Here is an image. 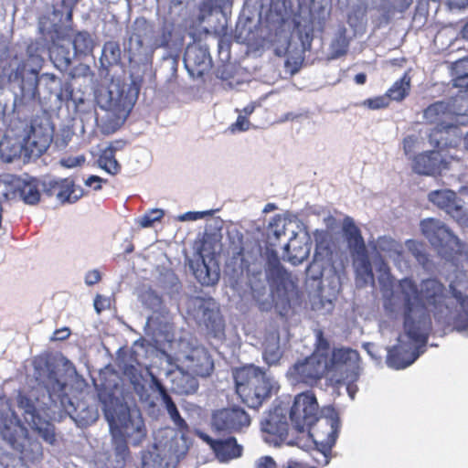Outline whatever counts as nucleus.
Here are the masks:
<instances>
[{
  "label": "nucleus",
  "instance_id": "864d4df0",
  "mask_svg": "<svg viewBox=\"0 0 468 468\" xmlns=\"http://www.w3.org/2000/svg\"><path fill=\"white\" fill-rule=\"evenodd\" d=\"M389 104V100L387 95L377 96L368 98L361 102V106L367 107L370 110H380L387 108Z\"/></svg>",
  "mask_w": 468,
  "mask_h": 468
},
{
  "label": "nucleus",
  "instance_id": "4c0bfd02",
  "mask_svg": "<svg viewBox=\"0 0 468 468\" xmlns=\"http://www.w3.org/2000/svg\"><path fill=\"white\" fill-rule=\"evenodd\" d=\"M193 375L194 374L190 371L184 372L182 370H178L177 373H175V377L173 378V388L177 393L181 394H191L196 392L198 388V382Z\"/></svg>",
  "mask_w": 468,
  "mask_h": 468
},
{
  "label": "nucleus",
  "instance_id": "cd10ccee",
  "mask_svg": "<svg viewBox=\"0 0 468 468\" xmlns=\"http://www.w3.org/2000/svg\"><path fill=\"white\" fill-rule=\"evenodd\" d=\"M182 363L186 368V371L206 377L208 376L213 369V362L204 347H195L184 356Z\"/></svg>",
  "mask_w": 468,
  "mask_h": 468
},
{
  "label": "nucleus",
  "instance_id": "0e129e2a",
  "mask_svg": "<svg viewBox=\"0 0 468 468\" xmlns=\"http://www.w3.org/2000/svg\"><path fill=\"white\" fill-rule=\"evenodd\" d=\"M101 280V274L99 270L94 269L86 272L84 282L88 286H92Z\"/></svg>",
  "mask_w": 468,
  "mask_h": 468
},
{
  "label": "nucleus",
  "instance_id": "b1692460",
  "mask_svg": "<svg viewBox=\"0 0 468 468\" xmlns=\"http://www.w3.org/2000/svg\"><path fill=\"white\" fill-rule=\"evenodd\" d=\"M449 168V162L438 151H428L415 155L412 169L423 176H435Z\"/></svg>",
  "mask_w": 468,
  "mask_h": 468
},
{
  "label": "nucleus",
  "instance_id": "603ef678",
  "mask_svg": "<svg viewBox=\"0 0 468 468\" xmlns=\"http://www.w3.org/2000/svg\"><path fill=\"white\" fill-rule=\"evenodd\" d=\"M164 216V211L162 209H152L151 211L145 213L138 219V223L142 228H149L154 222L159 221Z\"/></svg>",
  "mask_w": 468,
  "mask_h": 468
},
{
  "label": "nucleus",
  "instance_id": "37998d69",
  "mask_svg": "<svg viewBox=\"0 0 468 468\" xmlns=\"http://www.w3.org/2000/svg\"><path fill=\"white\" fill-rule=\"evenodd\" d=\"M373 264L376 271L379 273L378 282L383 286H390L392 283V277L388 263L383 260L379 253H377L373 259Z\"/></svg>",
  "mask_w": 468,
  "mask_h": 468
},
{
  "label": "nucleus",
  "instance_id": "473e14b6",
  "mask_svg": "<svg viewBox=\"0 0 468 468\" xmlns=\"http://www.w3.org/2000/svg\"><path fill=\"white\" fill-rule=\"evenodd\" d=\"M352 258L356 271V284L358 286H365L368 283L373 284L374 274L367 252L352 256Z\"/></svg>",
  "mask_w": 468,
  "mask_h": 468
},
{
  "label": "nucleus",
  "instance_id": "2f4dec72",
  "mask_svg": "<svg viewBox=\"0 0 468 468\" xmlns=\"http://www.w3.org/2000/svg\"><path fill=\"white\" fill-rule=\"evenodd\" d=\"M50 191L56 192L57 198L61 203H75L83 196L82 188L76 186L73 181L65 179H51L48 182Z\"/></svg>",
  "mask_w": 468,
  "mask_h": 468
},
{
  "label": "nucleus",
  "instance_id": "e433bc0d",
  "mask_svg": "<svg viewBox=\"0 0 468 468\" xmlns=\"http://www.w3.org/2000/svg\"><path fill=\"white\" fill-rule=\"evenodd\" d=\"M75 52L69 49V44H53L49 48V57L55 67L59 70H66L75 57Z\"/></svg>",
  "mask_w": 468,
  "mask_h": 468
},
{
  "label": "nucleus",
  "instance_id": "bf43d9fd",
  "mask_svg": "<svg viewBox=\"0 0 468 468\" xmlns=\"http://www.w3.org/2000/svg\"><path fill=\"white\" fill-rule=\"evenodd\" d=\"M357 379H358V378H356L355 379H351V378H349L348 375H346V376H342V378H336V382L342 383L346 386V391L348 393V396L353 399L357 391V387L355 384Z\"/></svg>",
  "mask_w": 468,
  "mask_h": 468
},
{
  "label": "nucleus",
  "instance_id": "3c124183",
  "mask_svg": "<svg viewBox=\"0 0 468 468\" xmlns=\"http://www.w3.org/2000/svg\"><path fill=\"white\" fill-rule=\"evenodd\" d=\"M407 250L421 265H425L428 261V257L422 245L415 240L409 239L405 243Z\"/></svg>",
  "mask_w": 468,
  "mask_h": 468
},
{
  "label": "nucleus",
  "instance_id": "338daca9",
  "mask_svg": "<svg viewBox=\"0 0 468 468\" xmlns=\"http://www.w3.org/2000/svg\"><path fill=\"white\" fill-rule=\"evenodd\" d=\"M109 299L101 295H97L94 299V308L98 314H100L102 310L106 309L109 306Z\"/></svg>",
  "mask_w": 468,
  "mask_h": 468
},
{
  "label": "nucleus",
  "instance_id": "69168bd1",
  "mask_svg": "<svg viewBox=\"0 0 468 468\" xmlns=\"http://www.w3.org/2000/svg\"><path fill=\"white\" fill-rule=\"evenodd\" d=\"M106 182L107 180H104L98 176H90L85 180V185L87 186L93 187L94 190L98 191L101 189V184Z\"/></svg>",
  "mask_w": 468,
  "mask_h": 468
},
{
  "label": "nucleus",
  "instance_id": "4be33fe9",
  "mask_svg": "<svg viewBox=\"0 0 468 468\" xmlns=\"http://www.w3.org/2000/svg\"><path fill=\"white\" fill-rule=\"evenodd\" d=\"M184 63L192 77H202L211 67L208 49L199 45L187 46L184 55Z\"/></svg>",
  "mask_w": 468,
  "mask_h": 468
},
{
  "label": "nucleus",
  "instance_id": "f3484780",
  "mask_svg": "<svg viewBox=\"0 0 468 468\" xmlns=\"http://www.w3.org/2000/svg\"><path fill=\"white\" fill-rule=\"evenodd\" d=\"M197 435L209 447L219 463H229L242 456L243 446L238 443L235 437L212 438L200 431H197Z\"/></svg>",
  "mask_w": 468,
  "mask_h": 468
},
{
  "label": "nucleus",
  "instance_id": "c9c22d12",
  "mask_svg": "<svg viewBox=\"0 0 468 468\" xmlns=\"http://www.w3.org/2000/svg\"><path fill=\"white\" fill-rule=\"evenodd\" d=\"M310 249L305 243H300L296 239V233L292 230L289 242L284 246V253L288 261L292 265L301 264L307 259Z\"/></svg>",
  "mask_w": 468,
  "mask_h": 468
},
{
  "label": "nucleus",
  "instance_id": "6e6552de",
  "mask_svg": "<svg viewBox=\"0 0 468 468\" xmlns=\"http://www.w3.org/2000/svg\"><path fill=\"white\" fill-rule=\"evenodd\" d=\"M329 370V344L317 334L316 350L308 357L298 360L287 371V378L292 385L303 383L314 385Z\"/></svg>",
  "mask_w": 468,
  "mask_h": 468
},
{
  "label": "nucleus",
  "instance_id": "2eb2a0df",
  "mask_svg": "<svg viewBox=\"0 0 468 468\" xmlns=\"http://www.w3.org/2000/svg\"><path fill=\"white\" fill-rule=\"evenodd\" d=\"M261 429L264 441L270 445L280 446L285 443L296 446L297 435L293 437L290 434L286 417L281 409L270 412L261 421Z\"/></svg>",
  "mask_w": 468,
  "mask_h": 468
},
{
  "label": "nucleus",
  "instance_id": "f03ea898",
  "mask_svg": "<svg viewBox=\"0 0 468 468\" xmlns=\"http://www.w3.org/2000/svg\"><path fill=\"white\" fill-rule=\"evenodd\" d=\"M37 385L27 393L20 392L17 406L22 410L25 421L46 442L54 444L55 428L50 420L65 410L71 415L80 427L90 425L98 419V411L92 407L79 404L75 408L66 394V372L75 373L71 364L60 366L46 361L43 365L35 363Z\"/></svg>",
  "mask_w": 468,
  "mask_h": 468
},
{
  "label": "nucleus",
  "instance_id": "f8f14e48",
  "mask_svg": "<svg viewBox=\"0 0 468 468\" xmlns=\"http://www.w3.org/2000/svg\"><path fill=\"white\" fill-rule=\"evenodd\" d=\"M40 45L37 42L27 46V58L18 64L11 74V80L18 82L22 100L32 101L38 96L37 74L42 65Z\"/></svg>",
  "mask_w": 468,
  "mask_h": 468
},
{
  "label": "nucleus",
  "instance_id": "c03bdc74",
  "mask_svg": "<svg viewBox=\"0 0 468 468\" xmlns=\"http://www.w3.org/2000/svg\"><path fill=\"white\" fill-rule=\"evenodd\" d=\"M349 40L346 36V29H340L331 44V57L337 58L344 56L348 49Z\"/></svg>",
  "mask_w": 468,
  "mask_h": 468
},
{
  "label": "nucleus",
  "instance_id": "052dcab7",
  "mask_svg": "<svg viewBox=\"0 0 468 468\" xmlns=\"http://www.w3.org/2000/svg\"><path fill=\"white\" fill-rule=\"evenodd\" d=\"M86 161L84 155L68 156L60 160V165L66 168L81 166Z\"/></svg>",
  "mask_w": 468,
  "mask_h": 468
},
{
  "label": "nucleus",
  "instance_id": "5701e85b",
  "mask_svg": "<svg viewBox=\"0 0 468 468\" xmlns=\"http://www.w3.org/2000/svg\"><path fill=\"white\" fill-rule=\"evenodd\" d=\"M0 433L14 450L24 452L23 441L27 439L28 431L14 411L9 418L0 420Z\"/></svg>",
  "mask_w": 468,
  "mask_h": 468
},
{
  "label": "nucleus",
  "instance_id": "4d7b16f0",
  "mask_svg": "<svg viewBox=\"0 0 468 468\" xmlns=\"http://www.w3.org/2000/svg\"><path fill=\"white\" fill-rule=\"evenodd\" d=\"M452 75L454 78H464L468 76V58L459 59L453 64Z\"/></svg>",
  "mask_w": 468,
  "mask_h": 468
},
{
  "label": "nucleus",
  "instance_id": "a19ab883",
  "mask_svg": "<svg viewBox=\"0 0 468 468\" xmlns=\"http://www.w3.org/2000/svg\"><path fill=\"white\" fill-rule=\"evenodd\" d=\"M72 44L75 54L88 55L92 52L94 48V41L91 36L86 31L77 33Z\"/></svg>",
  "mask_w": 468,
  "mask_h": 468
},
{
  "label": "nucleus",
  "instance_id": "a878e982",
  "mask_svg": "<svg viewBox=\"0 0 468 468\" xmlns=\"http://www.w3.org/2000/svg\"><path fill=\"white\" fill-rule=\"evenodd\" d=\"M428 198L433 205L443 209L447 214L457 220H460L464 214L462 200L457 198L455 192L450 189L431 191Z\"/></svg>",
  "mask_w": 468,
  "mask_h": 468
},
{
  "label": "nucleus",
  "instance_id": "dca6fc26",
  "mask_svg": "<svg viewBox=\"0 0 468 468\" xmlns=\"http://www.w3.org/2000/svg\"><path fill=\"white\" fill-rule=\"evenodd\" d=\"M105 415L114 439H116L118 432L134 446L139 445L144 440L146 430L144 420L139 412H129L127 416L123 417V422L121 423L120 427L117 425L114 419L112 417L111 418L107 412Z\"/></svg>",
  "mask_w": 468,
  "mask_h": 468
},
{
  "label": "nucleus",
  "instance_id": "5fc2aeb1",
  "mask_svg": "<svg viewBox=\"0 0 468 468\" xmlns=\"http://www.w3.org/2000/svg\"><path fill=\"white\" fill-rule=\"evenodd\" d=\"M288 225H291V222H287L284 218L278 217L274 218L273 223L270 224V232L277 239H280L282 236L286 235L285 231L288 229Z\"/></svg>",
  "mask_w": 468,
  "mask_h": 468
},
{
  "label": "nucleus",
  "instance_id": "e2e57ef3",
  "mask_svg": "<svg viewBox=\"0 0 468 468\" xmlns=\"http://www.w3.org/2000/svg\"><path fill=\"white\" fill-rule=\"evenodd\" d=\"M255 468H278L277 463L271 456L265 455L260 457L255 462Z\"/></svg>",
  "mask_w": 468,
  "mask_h": 468
},
{
  "label": "nucleus",
  "instance_id": "c85d7f7f",
  "mask_svg": "<svg viewBox=\"0 0 468 468\" xmlns=\"http://www.w3.org/2000/svg\"><path fill=\"white\" fill-rule=\"evenodd\" d=\"M189 266L196 279L204 286L214 285L219 280V266L216 260L192 259L189 261Z\"/></svg>",
  "mask_w": 468,
  "mask_h": 468
},
{
  "label": "nucleus",
  "instance_id": "423d86ee",
  "mask_svg": "<svg viewBox=\"0 0 468 468\" xmlns=\"http://www.w3.org/2000/svg\"><path fill=\"white\" fill-rule=\"evenodd\" d=\"M233 378L237 394L252 409H258L279 389V385L273 378L253 365L235 369Z\"/></svg>",
  "mask_w": 468,
  "mask_h": 468
},
{
  "label": "nucleus",
  "instance_id": "a18cd8bd",
  "mask_svg": "<svg viewBox=\"0 0 468 468\" xmlns=\"http://www.w3.org/2000/svg\"><path fill=\"white\" fill-rule=\"evenodd\" d=\"M101 60L109 65L118 64L121 60V48L117 42H106L102 48V55Z\"/></svg>",
  "mask_w": 468,
  "mask_h": 468
},
{
  "label": "nucleus",
  "instance_id": "aec40b11",
  "mask_svg": "<svg viewBox=\"0 0 468 468\" xmlns=\"http://www.w3.org/2000/svg\"><path fill=\"white\" fill-rule=\"evenodd\" d=\"M52 141V131L48 126L31 123L23 139L22 148L29 157H38L47 151Z\"/></svg>",
  "mask_w": 468,
  "mask_h": 468
},
{
  "label": "nucleus",
  "instance_id": "a211bd4d",
  "mask_svg": "<svg viewBox=\"0 0 468 468\" xmlns=\"http://www.w3.org/2000/svg\"><path fill=\"white\" fill-rule=\"evenodd\" d=\"M250 425V416L239 407L217 410L212 416V427L218 431L239 432Z\"/></svg>",
  "mask_w": 468,
  "mask_h": 468
},
{
  "label": "nucleus",
  "instance_id": "72a5a7b5",
  "mask_svg": "<svg viewBox=\"0 0 468 468\" xmlns=\"http://www.w3.org/2000/svg\"><path fill=\"white\" fill-rule=\"evenodd\" d=\"M221 249L218 237L214 234H205L199 243L196 244L197 253L194 259L199 261L216 260V254Z\"/></svg>",
  "mask_w": 468,
  "mask_h": 468
},
{
  "label": "nucleus",
  "instance_id": "79ce46f5",
  "mask_svg": "<svg viewBox=\"0 0 468 468\" xmlns=\"http://www.w3.org/2000/svg\"><path fill=\"white\" fill-rule=\"evenodd\" d=\"M195 0H172L170 4L171 16H177L186 19L195 9Z\"/></svg>",
  "mask_w": 468,
  "mask_h": 468
},
{
  "label": "nucleus",
  "instance_id": "39448f33",
  "mask_svg": "<svg viewBox=\"0 0 468 468\" xmlns=\"http://www.w3.org/2000/svg\"><path fill=\"white\" fill-rule=\"evenodd\" d=\"M340 420L334 409L323 410L314 424L297 436L296 446L304 451H311V456L320 465H327L333 446L338 436Z\"/></svg>",
  "mask_w": 468,
  "mask_h": 468
},
{
  "label": "nucleus",
  "instance_id": "58836bf2",
  "mask_svg": "<svg viewBox=\"0 0 468 468\" xmlns=\"http://www.w3.org/2000/svg\"><path fill=\"white\" fill-rule=\"evenodd\" d=\"M410 90V77L405 73L399 80L388 90L386 95L390 101H401L404 100Z\"/></svg>",
  "mask_w": 468,
  "mask_h": 468
},
{
  "label": "nucleus",
  "instance_id": "f704fd0d",
  "mask_svg": "<svg viewBox=\"0 0 468 468\" xmlns=\"http://www.w3.org/2000/svg\"><path fill=\"white\" fill-rule=\"evenodd\" d=\"M282 356L280 336L277 331L270 332L264 340L262 357L269 366H275Z\"/></svg>",
  "mask_w": 468,
  "mask_h": 468
},
{
  "label": "nucleus",
  "instance_id": "9b49d317",
  "mask_svg": "<svg viewBox=\"0 0 468 468\" xmlns=\"http://www.w3.org/2000/svg\"><path fill=\"white\" fill-rule=\"evenodd\" d=\"M423 117L428 122L435 123L438 132L467 125L468 100L458 96L451 102L437 101L424 111Z\"/></svg>",
  "mask_w": 468,
  "mask_h": 468
},
{
  "label": "nucleus",
  "instance_id": "774afa93",
  "mask_svg": "<svg viewBox=\"0 0 468 468\" xmlns=\"http://www.w3.org/2000/svg\"><path fill=\"white\" fill-rule=\"evenodd\" d=\"M116 452H117L116 458L118 459L117 462L119 463V467H122V465L124 464V461H125V457H126L125 455L127 452V447H126L125 443L121 441L116 447Z\"/></svg>",
  "mask_w": 468,
  "mask_h": 468
},
{
  "label": "nucleus",
  "instance_id": "6ab92c4d",
  "mask_svg": "<svg viewBox=\"0 0 468 468\" xmlns=\"http://www.w3.org/2000/svg\"><path fill=\"white\" fill-rule=\"evenodd\" d=\"M329 370L335 372V376L348 375L351 379L359 378V355L356 350L349 348L335 349L329 357Z\"/></svg>",
  "mask_w": 468,
  "mask_h": 468
},
{
  "label": "nucleus",
  "instance_id": "9d476101",
  "mask_svg": "<svg viewBox=\"0 0 468 468\" xmlns=\"http://www.w3.org/2000/svg\"><path fill=\"white\" fill-rule=\"evenodd\" d=\"M124 375L129 378L131 384L133 387L135 393L140 397L142 401H147L150 398L148 390L146 388L147 379L146 377L151 378L150 388L153 390L158 391L163 403L167 410V413L174 424L181 431H187L188 426L185 420L180 416L179 411L173 399L167 393L165 388L160 382V380L153 375L147 368L144 371L139 370L134 366H127L124 368Z\"/></svg>",
  "mask_w": 468,
  "mask_h": 468
},
{
  "label": "nucleus",
  "instance_id": "49530a36",
  "mask_svg": "<svg viewBox=\"0 0 468 468\" xmlns=\"http://www.w3.org/2000/svg\"><path fill=\"white\" fill-rule=\"evenodd\" d=\"M45 83L47 89L51 94H55L58 101L63 100V92L60 90L58 91V88L60 87L61 81L59 79H58L53 74H43L40 79L37 78V84L38 83Z\"/></svg>",
  "mask_w": 468,
  "mask_h": 468
},
{
  "label": "nucleus",
  "instance_id": "393cba45",
  "mask_svg": "<svg viewBox=\"0 0 468 468\" xmlns=\"http://www.w3.org/2000/svg\"><path fill=\"white\" fill-rule=\"evenodd\" d=\"M178 456H172L166 445L155 443L142 452V468H174Z\"/></svg>",
  "mask_w": 468,
  "mask_h": 468
},
{
  "label": "nucleus",
  "instance_id": "7ed1b4c3",
  "mask_svg": "<svg viewBox=\"0 0 468 468\" xmlns=\"http://www.w3.org/2000/svg\"><path fill=\"white\" fill-rule=\"evenodd\" d=\"M183 42L184 34L174 23L165 21L160 27L154 29L146 19L137 18L128 43L129 58L131 61H148L154 49H178Z\"/></svg>",
  "mask_w": 468,
  "mask_h": 468
},
{
  "label": "nucleus",
  "instance_id": "f257e3e1",
  "mask_svg": "<svg viewBox=\"0 0 468 468\" xmlns=\"http://www.w3.org/2000/svg\"><path fill=\"white\" fill-rule=\"evenodd\" d=\"M452 296L445 294L443 284L437 279H426L420 288L410 278L401 279L384 302L391 315L401 314L404 334L398 346L388 349L387 365L394 369L410 366L424 353L431 319L426 306L433 307L434 317L444 324L453 323L456 331L468 330V296L463 297L467 286L466 274L455 270L448 277Z\"/></svg>",
  "mask_w": 468,
  "mask_h": 468
},
{
  "label": "nucleus",
  "instance_id": "09e8293b",
  "mask_svg": "<svg viewBox=\"0 0 468 468\" xmlns=\"http://www.w3.org/2000/svg\"><path fill=\"white\" fill-rule=\"evenodd\" d=\"M13 175L0 176V207L6 200H13Z\"/></svg>",
  "mask_w": 468,
  "mask_h": 468
},
{
  "label": "nucleus",
  "instance_id": "de8ad7c7",
  "mask_svg": "<svg viewBox=\"0 0 468 468\" xmlns=\"http://www.w3.org/2000/svg\"><path fill=\"white\" fill-rule=\"evenodd\" d=\"M226 5L225 0H206L198 7L197 22L201 24L205 18L211 15L216 8H223Z\"/></svg>",
  "mask_w": 468,
  "mask_h": 468
},
{
  "label": "nucleus",
  "instance_id": "20e7f679",
  "mask_svg": "<svg viewBox=\"0 0 468 468\" xmlns=\"http://www.w3.org/2000/svg\"><path fill=\"white\" fill-rule=\"evenodd\" d=\"M136 100L137 91L119 80H112L106 88L98 90L97 104L106 112L101 118L102 132L109 134L117 131L129 116Z\"/></svg>",
  "mask_w": 468,
  "mask_h": 468
},
{
  "label": "nucleus",
  "instance_id": "6e6d98bb",
  "mask_svg": "<svg viewBox=\"0 0 468 468\" xmlns=\"http://www.w3.org/2000/svg\"><path fill=\"white\" fill-rule=\"evenodd\" d=\"M213 214L212 210H205V211H188L177 217V220L179 221H196L206 217L211 216Z\"/></svg>",
  "mask_w": 468,
  "mask_h": 468
},
{
  "label": "nucleus",
  "instance_id": "c756f323",
  "mask_svg": "<svg viewBox=\"0 0 468 468\" xmlns=\"http://www.w3.org/2000/svg\"><path fill=\"white\" fill-rule=\"evenodd\" d=\"M375 247L378 250L377 253H385L400 271L409 269V261L406 259L403 246L399 242L390 237L383 236L378 239Z\"/></svg>",
  "mask_w": 468,
  "mask_h": 468
},
{
  "label": "nucleus",
  "instance_id": "8fccbe9b",
  "mask_svg": "<svg viewBox=\"0 0 468 468\" xmlns=\"http://www.w3.org/2000/svg\"><path fill=\"white\" fill-rule=\"evenodd\" d=\"M143 303L154 312H160L163 308L162 298L154 291L148 290L142 294Z\"/></svg>",
  "mask_w": 468,
  "mask_h": 468
},
{
  "label": "nucleus",
  "instance_id": "bb28decb",
  "mask_svg": "<svg viewBox=\"0 0 468 468\" xmlns=\"http://www.w3.org/2000/svg\"><path fill=\"white\" fill-rule=\"evenodd\" d=\"M13 197L25 204L36 205L40 200V183L34 177H18L13 176Z\"/></svg>",
  "mask_w": 468,
  "mask_h": 468
},
{
  "label": "nucleus",
  "instance_id": "1a4fd4ad",
  "mask_svg": "<svg viewBox=\"0 0 468 468\" xmlns=\"http://www.w3.org/2000/svg\"><path fill=\"white\" fill-rule=\"evenodd\" d=\"M124 375L129 378L131 384L133 387L135 393L140 397L142 401H147L150 398L148 390L146 388L147 379L146 377L151 378L150 388L153 390L158 391L163 403L167 410V413L174 424L181 431H187L188 426L185 420L180 416L179 411L173 399L167 393L165 388L160 382V380L153 375L147 368L144 371L139 370L134 366H127L124 368Z\"/></svg>",
  "mask_w": 468,
  "mask_h": 468
},
{
  "label": "nucleus",
  "instance_id": "7c9ffc66",
  "mask_svg": "<svg viewBox=\"0 0 468 468\" xmlns=\"http://www.w3.org/2000/svg\"><path fill=\"white\" fill-rule=\"evenodd\" d=\"M342 229L351 256L367 252L361 231L352 218L347 216L344 218Z\"/></svg>",
  "mask_w": 468,
  "mask_h": 468
},
{
  "label": "nucleus",
  "instance_id": "ddd939ff",
  "mask_svg": "<svg viewBox=\"0 0 468 468\" xmlns=\"http://www.w3.org/2000/svg\"><path fill=\"white\" fill-rule=\"evenodd\" d=\"M319 417V406L315 396L310 392H303L295 396L290 410L292 429L301 436L311 428Z\"/></svg>",
  "mask_w": 468,
  "mask_h": 468
},
{
  "label": "nucleus",
  "instance_id": "0eeeda50",
  "mask_svg": "<svg viewBox=\"0 0 468 468\" xmlns=\"http://www.w3.org/2000/svg\"><path fill=\"white\" fill-rule=\"evenodd\" d=\"M268 277L273 289L271 293L269 292L265 281L251 284L252 296L261 310L271 309L276 296L284 303L297 296L295 279L279 263L269 269Z\"/></svg>",
  "mask_w": 468,
  "mask_h": 468
},
{
  "label": "nucleus",
  "instance_id": "4468645a",
  "mask_svg": "<svg viewBox=\"0 0 468 468\" xmlns=\"http://www.w3.org/2000/svg\"><path fill=\"white\" fill-rule=\"evenodd\" d=\"M187 314L215 335L222 332L223 323L215 300L211 297H191L186 303Z\"/></svg>",
  "mask_w": 468,
  "mask_h": 468
},
{
  "label": "nucleus",
  "instance_id": "680f3d73",
  "mask_svg": "<svg viewBox=\"0 0 468 468\" xmlns=\"http://www.w3.org/2000/svg\"><path fill=\"white\" fill-rule=\"evenodd\" d=\"M418 137L415 135H409L403 140V151L405 155H410L417 147L418 144Z\"/></svg>",
  "mask_w": 468,
  "mask_h": 468
},
{
  "label": "nucleus",
  "instance_id": "13d9d810",
  "mask_svg": "<svg viewBox=\"0 0 468 468\" xmlns=\"http://www.w3.org/2000/svg\"><path fill=\"white\" fill-rule=\"evenodd\" d=\"M250 122L249 119L246 116H243V114L239 113L236 122L230 125L229 130L232 133L246 132L250 129Z\"/></svg>",
  "mask_w": 468,
  "mask_h": 468
},
{
  "label": "nucleus",
  "instance_id": "ea45409f",
  "mask_svg": "<svg viewBox=\"0 0 468 468\" xmlns=\"http://www.w3.org/2000/svg\"><path fill=\"white\" fill-rule=\"evenodd\" d=\"M115 150L112 145L104 149L98 158V165L110 175H117L120 172L121 165L115 158Z\"/></svg>",
  "mask_w": 468,
  "mask_h": 468
},
{
  "label": "nucleus",
  "instance_id": "412c9836",
  "mask_svg": "<svg viewBox=\"0 0 468 468\" xmlns=\"http://www.w3.org/2000/svg\"><path fill=\"white\" fill-rule=\"evenodd\" d=\"M420 228L423 235L431 244L436 248H450L459 245V239L445 226L443 222L434 218H427L421 221Z\"/></svg>",
  "mask_w": 468,
  "mask_h": 468
}]
</instances>
